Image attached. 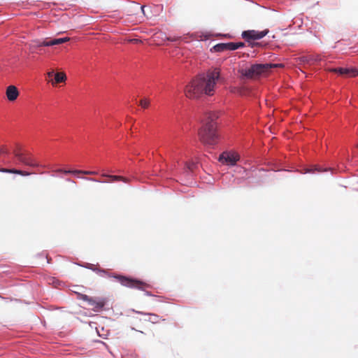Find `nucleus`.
Instances as JSON below:
<instances>
[{"label": "nucleus", "mask_w": 358, "mask_h": 358, "mask_svg": "<svg viewBox=\"0 0 358 358\" xmlns=\"http://www.w3.org/2000/svg\"><path fill=\"white\" fill-rule=\"evenodd\" d=\"M220 74L219 68L212 67L206 73L195 77L185 86V96L189 99H199L203 95L213 96L220 80Z\"/></svg>", "instance_id": "1"}, {"label": "nucleus", "mask_w": 358, "mask_h": 358, "mask_svg": "<svg viewBox=\"0 0 358 358\" xmlns=\"http://www.w3.org/2000/svg\"><path fill=\"white\" fill-rule=\"evenodd\" d=\"M217 116L213 112L206 114V119L201 128L199 131L200 141L208 145H214L218 142L219 136L217 133L215 120Z\"/></svg>", "instance_id": "2"}, {"label": "nucleus", "mask_w": 358, "mask_h": 358, "mask_svg": "<svg viewBox=\"0 0 358 358\" xmlns=\"http://www.w3.org/2000/svg\"><path fill=\"white\" fill-rule=\"evenodd\" d=\"M282 66V64H256L251 65L249 68L241 69L238 72L242 78L252 79L268 73L273 68Z\"/></svg>", "instance_id": "3"}, {"label": "nucleus", "mask_w": 358, "mask_h": 358, "mask_svg": "<svg viewBox=\"0 0 358 358\" xmlns=\"http://www.w3.org/2000/svg\"><path fill=\"white\" fill-rule=\"evenodd\" d=\"M78 299L87 302L89 306L94 312H101L103 310L107 299L103 297H91L86 294L77 293Z\"/></svg>", "instance_id": "4"}, {"label": "nucleus", "mask_w": 358, "mask_h": 358, "mask_svg": "<svg viewBox=\"0 0 358 358\" xmlns=\"http://www.w3.org/2000/svg\"><path fill=\"white\" fill-rule=\"evenodd\" d=\"M115 278L117 279L118 282L121 285L125 287L136 288L142 290L145 289V288L150 287V285L148 284L138 280L127 278L123 275H117Z\"/></svg>", "instance_id": "5"}, {"label": "nucleus", "mask_w": 358, "mask_h": 358, "mask_svg": "<svg viewBox=\"0 0 358 358\" xmlns=\"http://www.w3.org/2000/svg\"><path fill=\"white\" fill-rule=\"evenodd\" d=\"M70 38L69 37L60 38H45L42 41L35 40L31 42L29 45L31 48H38L42 46H52L56 45H60L62 43L69 41Z\"/></svg>", "instance_id": "6"}, {"label": "nucleus", "mask_w": 358, "mask_h": 358, "mask_svg": "<svg viewBox=\"0 0 358 358\" xmlns=\"http://www.w3.org/2000/svg\"><path fill=\"white\" fill-rule=\"evenodd\" d=\"M13 155L17 161L22 164L31 167H37L39 166L30 153L21 151L20 148L13 150Z\"/></svg>", "instance_id": "7"}, {"label": "nucleus", "mask_w": 358, "mask_h": 358, "mask_svg": "<svg viewBox=\"0 0 358 358\" xmlns=\"http://www.w3.org/2000/svg\"><path fill=\"white\" fill-rule=\"evenodd\" d=\"M240 159L239 155L234 152H224L219 157V161L227 165L234 166Z\"/></svg>", "instance_id": "8"}, {"label": "nucleus", "mask_w": 358, "mask_h": 358, "mask_svg": "<svg viewBox=\"0 0 358 358\" xmlns=\"http://www.w3.org/2000/svg\"><path fill=\"white\" fill-rule=\"evenodd\" d=\"M269 32L268 29L262 31L256 30H247L242 32V37L246 41L259 40L264 37Z\"/></svg>", "instance_id": "9"}, {"label": "nucleus", "mask_w": 358, "mask_h": 358, "mask_svg": "<svg viewBox=\"0 0 358 358\" xmlns=\"http://www.w3.org/2000/svg\"><path fill=\"white\" fill-rule=\"evenodd\" d=\"M101 176L103 178H107L106 180L101 181L102 182H114L117 181H122L125 183H129L130 182V179L126 177H123L121 176H115V175H110L107 173H101ZM88 180L92 181V182H101L100 180L93 178H86Z\"/></svg>", "instance_id": "10"}, {"label": "nucleus", "mask_w": 358, "mask_h": 358, "mask_svg": "<svg viewBox=\"0 0 358 358\" xmlns=\"http://www.w3.org/2000/svg\"><path fill=\"white\" fill-rule=\"evenodd\" d=\"M6 94L8 101H14L17 99L19 96V91L15 86L9 85L6 88Z\"/></svg>", "instance_id": "11"}, {"label": "nucleus", "mask_w": 358, "mask_h": 358, "mask_svg": "<svg viewBox=\"0 0 358 358\" xmlns=\"http://www.w3.org/2000/svg\"><path fill=\"white\" fill-rule=\"evenodd\" d=\"M0 172L15 173V174L21 175L22 176H27L31 174L29 172H27L25 171L18 170V169H6V168L0 169Z\"/></svg>", "instance_id": "12"}, {"label": "nucleus", "mask_w": 358, "mask_h": 358, "mask_svg": "<svg viewBox=\"0 0 358 358\" xmlns=\"http://www.w3.org/2000/svg\"><path fill=\"white\" fill-rule=\"evenodd\" d=\"M64 173H73V174H84V175H97L96 171H83V170H64Z\"/></svg>", "instance_id": "13"}, {"label": "nucleus", "mask_w": 358, "mask_h": 358, "mask_svg": "<svg viewBox=\"0 0 358 358\" xmlns=\"http://www.w3.org/2000/svg\"><path fill=\"white\" fill-rule=\"evenodd\" d=\"M245 45V44L243 42H238V43H234V42H229L227 43V50H235L240 48H242Z\"/></svg>", "instance_id": "14"}, {"label": "nucleus", "mask_w": 358, "mask_h": 358, "mask_svg": "<svg viewBox=\"0 0 358 358\" xmlns=\"http://www.w3.org/2000/svg\"><path fill=\"white\" fill-rule=\"evenodd\" d=\"M343 74L347 77H355L358 76V70L354 68H344Z\"/></svg>", "instance_id": "15"}, {"label": "nucleus", "mask_w": 358, "mask_h": 358, "mask_svg": "<svg viewBox=\"0 0 358 358\" xmlns=\"http://www.w3.org/2000/svg\"><path fill=\"white\" fill-rule=\"evenodd\" d=\"M66 80V76L64 72H59L55 74V83H63Z\"/></svg>", "instance_id": "16"}, {"label": "nucleus", "mask_w": 358, "mask_h": 358, "mask_svg": "<svg viewBox=\"0 0 358 358\" xmlns=\"http://www.w3.org/2000/svg\"><path fill=\"white\" fill-rule=\"evenodd\" d=\"M211 50H214L215 52H224L227 51V43H218L213 47Z\"/></svg>", "instance_id": "17"}, {"label": "nucleus", "mask_w": 358, "mask_h": 358, "mask_svg": "<svg viewBox=\"0 0 358 358\" xmlns=\"http://www.w3.org/2000/svg\"><path fill=\"white\" fill-rule=\"evenodd\" d=\"M149 318L148 321L151 322L153 324L159 323L161 320L164 321L165 319L161 318L159 315L155 314H148Z\"/></svg>", "instance_id": "18"}, {"label": "nucleus", "mask_w": 358, "mask_h": 358, "mask_svg": "<svg viewBox=\"0 0 358 358\" xmlns=\"http://www.w3.org/2000/svg\"><path fill=\"white\" fill-rule=\"evenodd\" d=\"M196 167V163L194 162H187L185 163V172H193L194 169Z\"/></svg>", "instance_id": "19"}, {"label": "nucleus", "mask_w": 358, "mask_h": 358, "mask_svg": "<svg viewBox=\"0 0 358 358\" xmlns=\"http://www.w3.org/2000/svg\"><path fill=\"white\" fill-rule=\"evenodd\" d=\"M139 105L143 108H147L150 105V101L148 99H143L139 101Z\"/></svg>", "instance_id": "20"}, {"label": "nucleus", "mask_w": 358, "mask_h": 358, "mask_svg": "<svg viewBox=\"0 0 358 358\" xmlns=\"http://www.w3.org/2000/svg\"><path fill=\"white\" fill-rule=\"evenodd\" d=\"M329 71L330 72L337 73L342 76L344 75L343 74L344 68H332V69H329Z\"/></svg>", "instance_id": "21"}, {"label": "nucleus", "mask_w": 358, "mask_h": 358, "mask_svg": "<svg viewBox=\"0 0 358 358\" xmlns=\"http://www.w3.org/2000/svg\"><path fill=\"white\" fill-rule=\"evenodd\" d=\"M1 154H8V150L6 146L0 147V155Z\"/></svg>", "instance_id": "22"}, {"label": "nucleus", "mask_w": 358, "mask_h": 358, "mask_svg": "<svg viewBox=\"0 0 358 358\" xmlns=\"http://www.w3.org/2000/svg\"><path fill=\"white\" fill-rule=\"evenodd\" d=\"M315 169L317 171V172H322V171H326L327 170H321L320 169H319L317 166H315Z\"/></svg>", "instance_id": "23"}, {"label": "nucleus", "mask_w": 358, "mask_h": 358, "mask_svg": "<svg viewBox=\"0 0 358 358\" xmlns=\"http://www.w3.org/2000/svg\"><path fill=\"white\" fill-rule=\"evenodd\" d=\"M54 171L56 172V173H63L64 169H57V170H55Z\"/></svg>", "instance_id": "24"}, {"label": "nucleus", "mask_w": 358, "mask_h": 358, "mask_svg": "<svg viewBox=\"0 0 358 358\" xmlns=\"http://www.w3.org/2000/svg\"><path fill=\"white\" fill-rule=\"evenodd\" d=\"M144 8H145L144 6L141 7V10L142 13H143L144 15H145V13Z\"/></svg>", "instance_id": "25"}, {"label": "nucleus", "mask_w": 358, "mask_h": 358, "mask_svg": "<svg viewBox=\"0 0 358 358\" xmlns=\"http://www.w3.org/2000/svg\"><path fill=\"white\" fill-rule=\"evenodd\" d=\"M53 73H54V72H53V71L48 72V77H52V76H53Z\"/></svg>", "instance_id": "26"}, {"label": "nucleus", "mask_w": 358, "mask_h": 358, "mask_svg": "<svg viewBox=\"0 0 358 358\" xmlns=\"http://www.w3.org/2000/svg\"><path fill=\"white\" fill-rule=\"evenodd\" d=\"M131 41L133 43H138L140 41L138 39H132Z\"/></svg>", "instance_id": "27"}, {"label": "nucleus", "mask_w": 358, "mask_h": 358, "mask_svg": "<svg viewBox=\"0 0 358 358\" xmlns=\"http://www.w3.org/2000/svg\"><path fill=\"white\" fill-rule=\"evenodd\" d=\"M320 58L319 56H317L315 59H314V61L315 62H317V61H320Z\"/></svg>", "instance_id": "28"}, {"label": "nucleus", "mask_w": 358, "mask_h": 358, "mask_svg": "<svg viewBox=\"0 0 358 358\" xmlns=\"http://www.w3.org/2000/svg\"><path fill=\"white\" fill-rule=\"evenodd\" d=\"M307 172H312V170H311V169H308V170L306 171V173H307Z\"/></svg>", "instance_id": "29"}, {"label": "nucleus", "mask_w": 358, "mask_h": 358, "mask_svg": "<svg viewBox=\"0 0 358 358\" xmlns=\"http://www.w3.org/2000/svg\"><path fill=\"white\" fill-rule=\"evenodd\" d=\"M172 41H176V38H173V39H171Z\"/></svg>", "instance_id": "30"}, {"label": "nucleus", "mask_w": 358, "mask_h": 358, "mask_svg": "<svg viewBox=\"0 0 358 358\" xmlns=\"http://www.w3.org/2000/svg\"><path fill=\"white\" fill-rule=\"evenodd\" d=\"M357 147H358V145H357Z\"/></svg>", "instance_id": "31"}]
</instances>
